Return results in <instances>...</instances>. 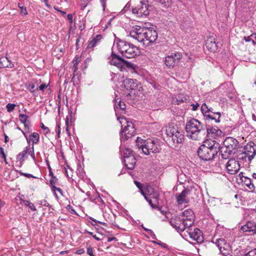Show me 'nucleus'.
<instances>
[{
  "label": "nucleus",
  "instance_id": "obj_54",
  "mask_svg": "<svg viewBox=\"0 0 256 256\" xmlns=\"http://www.w3.org/2000/svg\"><path fill=\"white\" fill-rule=\"evenodd\" d=\"M48 86V84L43 83L39 86L38 88L40 90L44 91V89L47 88Z\"/></svg>",
  "mask_w": 256,
  "mask_h": 256
},
{
  "label": "nucleus",
  "instance_id": "obj_64",
  "mask_svg": "<svg viewBox=\"0 0 256 256\" xmlns=\"http://www.w3.org/2000/svg\"><path fill=\"white\" fill-rule=\"evenodd\" d=\"M84 250L83 248L78 250L76 252V253L78 254H84Z\"/></svg>",
  "mask_w": 256,
  "mask_h": 256
},
{
  "label": "nucleus",
  "instance_id": "obj_33",
  "mask_svg": "<svg viewBox=\"0 0 256 256\" xmlns=\"http://www.w3.org/2000/svg\"><path fill=\"white\" fill-rule=\"evenodd\" d=\"M115 103L114 106L115 108H119L122 110H124L126 108V104L124 102H122L119 98L115 99Z\"/></svg>",
  "mask_w": 256,
  "mask_h": 256
},
{
  "label": "nucleus",
  "instance_id": "obj_38",
  "mask_svg": "<svg viewBox=\"0 0 256 256\" xmlns=\"http://www.w3.org/2000/svg\"><path fill=\"white\" fill-rule=\"evenodd\" d=\"M28 118V116L24 114H20L19 115V118L20 122L24 124L25 127H26V122Z\"/></svg>",
  "mask_w": 256,
  "mask_h": 256
},
{
  "label": "nucleus",
  "instance_id": "obj_14",
  "mask_svg": "<svg viewBox=\"0 0 256 256\" xmlns=\"http://www.w3.org/2000/svg\"><path fill=\"white\" fill-rule=\"evenodd\" d=\"M238 144L236 139L232 137H228L224 141V144L228 154H231L234 150L238 148Z\"/></svg>",
  "mask_w": 256,
  "mask_h": 256
},
{
  "label": "nucleus",
  "instance_id": "obj_17",
  "mask_svg": "<svg viewBox=\"0 0 256 256\" xmlns=\"http://www.w3.org/2000/svg\"><path fill=\"white\" fill-rule=\"evenodd\" d=\"M180 216L182 218H184L186 225H188L190 227L192 226L194 224V214L192 210H186Z\"/></svg>",
  "mask_w": 256,
  "mask_h": 256
},
{
  "label": "nucleus",
  "instance_id": "obj_25",
  "mask_svg": "<svg viewBox=\"0 0 256 256\" xmlns=\"http://www.w3.org/2000/svg\"><path fill=\"white\" fill-rule=\"evenodd\" d=\"M241 230L244 232H252L256 234V224L252 222H248L242 226Z\"/></svg>",
  "mask_w": 256,
  "mask_h": 256
},
{
  "label": "nucleus",
  "instance_id": "obj_3",
  "mask_svg": "<svg viewBox=\"0 0 256 256\" xmlns=\"http://www.w3.org/2000/svg\"><path fill=\"white\" fill-rule=\"evenodd\" d=\"M174 144H180L184 140L183 130L174 123H170L162 128Z\"/></svg>",
  "mask_w": 256,
  "mask_h": 256
},
{
  "label": "nucleus",
  "instance_id": "obj_28",
  "mask_svg": "<svg viewBox=\"0 0 256 256\" xmlns=\"http://www.w3.org/2000/svg\"><path fill=\"white\" fill-rule=\"evenodd\" d=\"M14 66V64L6 56L0 58V68H12Z\"/></svg>",
  "mask_w": 256,
  "mask_h": 256
},
{
  "label": "nucleus",
  "instance_id": "obj_48",
  "mask_svg": "<svg viewBox=\"0 0 256 256\" xmlns=\"http://www.w3.org/2000/svg\"><path fill=\"white\" fill-rule=\"evenodd\" d=\"M246 256H256V248L248 252L246 254Z\"/></svg>",
  "mask_w": 256,
  "mask_h": 256
},
{
  "label": "nucleus",
  "instance_id": "obj_53",
  "mask_svg": "<svg viewBox=\"0 0 256 256\" xmlns=\"http://www.w3.org/2000/svg\"><path fill=\"white\" fill-rule=\"evenodd\" d=\"M38 204L40 205L46 206H50V204L46 200H42L38 202Z\"/></svg>",
  "mask_w": 256,
  "mask_h": 256
},
{
  "label": "nucleus",
  "instance_id": "obj_15",
  "mask_svg": "<svg viewBox=\"0 0 256 256\" xmlns=\"http://www.w3.org/2000/svg\"><path fill=\"white\" fill-rule=\"evenodd\" d=\"M244 152L248 156V162H250L256 155V144L253 142H248L244 146Z\"/></svg>",
  "mask_w": 256,
  "mask_h": 256
},
{
  "label": "nucleus",
  "instance_id": "obj_47",
  "mask_svg": "<svg viewBox=\"0 0 256 256\" xmlns=\"http://www.w3.org/2000/svg\"><path fill=\"white\" fill-rule=\"evenodd\" d=\"M66 209L71 214H76V210L73 208L72 206H71L70 205H68L66 206Z\"/></svg>",
  "mask_w": 256,
  "mask_h": 256
},
{
  "label": "nucleus",
  "instance_id": "obj_42",
  "mask_svg": "<svg viewBox=\"0 0 256 256\" xmlns=\"http://www.w3.org/2000/svg\"><path fill=\"white\" fill-rule=\"evenodd\" d=\"M36 86L34 84L29 83L27 85V88L30 92H34ZM36 90H37L38 88Z\"/></svg>",
  "mask_w": 256,
  "mask_h": 256
},
{
  "label": "nucleus",
  "instance_id": "obj_12",
  "mask_svg": "<svg viewBox=\"0 0 256 256\" xmlns=\"http://www.w3.org/2000/svg\"><path fill=\"white\" fill-rule=\"evenodd\" d=\"M146 27H138V28L132 30L130 32V36L144 44V40L146 38L145 33L146 32Z\"/></svg>",
  "mask_w": 256,
  "mask_h": 256
},
{
  "label": "nucleus",
  "instance_id": "obj_8",
  "mask_svg": "<svg viewBox=\"0 0 256 256\" xmlns=\"http://www.w3.org/2000/svg\"><path fill=\"white\" fill-rule=\"evenodd\" d=\"M109 62L110 64L116 66L120 71L124 69V67L134 68V65L130 62L124 60L120 56L112 52L111 56L109 58Z\"/></svg>",
  "mask_w": 256,
  "mask_h": 256
},
{
  "label": "nucleus",
  "instance_id": "obj_21",
  "mask_svg": "<svg viewBox=\"0 0 256 256\" xmlns=\"http://www.w3.org/2000/svg\"><path fill=\"white\" fill-rule=\"evenodd\" d=\"M190 190L188 189L184 190L182 192L176 196V201L178 204H182L188 202L189 199L187 196L190 194Z\"/></svg>",
  "mask_w": 256,
  "mask_h": 256
},
{
  "label": "nucleus",
  "instance_id": "obj_35",
  "mask_svg": "<svg viewBox=\"0 0 256 256\" xmlns=\"http://www.w3.org/2000/svg\"><path fill=\"white\" fill-rule=\"evenodd\" d=\"M215 244L220 252L222 251V248L224 249L223 246L226 244L225 240L223 238L216 239Z\"/></svg>",
  "mask_w": 256,
  "mask_h": 256
},
{
  "label": "nucleus",
  "instance_id": "obj_59",
  "mask_svg": "<svg viewBox=\"0 0 256 256\" xmlns=\"http://www.w3.org/2000/svg\"><path fill=\"white\" fill-rule=\"evenodd\" d=\"M87 232L91 235L95 240H100V238H98V237L96 236V235L95 234H94L92 232Z\"/></svg>",
  "mask_w": 256,
  "mask_h": 256
},
{
  "label": "nucleus",
  "instance_id": "obj_46",
  "mask_svg": "<svg viewBox=\"0 0 256 256\" xmlns=\"http://www.w3.org/2000/svg\"><path fill=\"white\" fill-rule=\"evenodd\" d=\"M88 0H81L80 6L81 9L84 10L88 6Z\"/></svg>",
  "mask_w": 256,
  "mask_h": 256
},
{
  "label": "nucleus",
  "instance_id": "obj_61",
  "mask_svg": "<svg viewBox=\"0 0 256 256\" xmlns=\"http://www.w3.org/2000/svg\"><path fill=\"white\" fill-rule=\"evenodd\" d=\"M106 1V0H100L101 4L104 10V9H105Z\"/></svg>",
  "mask_w": 256,
  "mask_h": 256
},
{
  "label": "nucleus",
  "instance_id": "obj_20",
  "mask_svg": "<svg viewBox=\"0 0 256 256\" xmlns=\"http://www.w3.org/2000/svg\"><path fill=\"white\" fill-rule=\"evenodd\" d=\"M206 47L210 51L215 52L218 50V48L222 46V44L219 42H216L215 39L210 38L208 39L206 42Z\"/></svg>",
  "mask_w": 256,
  "mask_h": 256
},
{
  "label": "nucleus",
  "instance_id": "obj_29",
  "mask_svg": "<svg viewBox=\"0 0 256 256\" xmlns=\"http://www.w3.org/2000/svg\"><path fill=\"white\" fill-rule=\"evenodd\" d=\"M190 98L188 95L184 94H178L174 98V102L176 104H180L184 102H187L189 100Z\"/></svg>",
  "mask_w": 256,
  "mask_h": 256
},
{
  "label": "nucleus",
  "instance_id": "obj_49",
  "mask_svg": "<svg viewBox=\"0 0 256 256\" xmlns=\"http://www.w3.org/2000/svg\"><path fill=\"white\" fill-rule=\"evenodd\" d=\"M78 58L76 60L74 61V72H76L78 70Z\"/></svg>",
  "mask_w": 256,
  "mask_h": 256
},
{
  "label": "nucleus",
  "instance_id": "obj_57",
  "mask_svg": "<svg viewBox=\"0 0 256 256\" xmlns=\"http://www.w3.org/2000/svg\"><path fill=\"white\" fill-rule=\"evenodd\" d=\"M252 42L254 44L256 45V34H252Z\"/></svg>",
  "mask_w": 256,
  "mask_h": 256
},
{
  "label": "nucleus",
  "instance_id": "obj_56",
  "mask_svg": "<svg viewBox=\"0 0 256 256\" xmlns=\"http://www.w3.org/2000/svg\"><path fill=\"white\" fill-rule=\"evenodd\" d=\"M230 154H228V152L226 150L224 153L222 154V158L226 160L227 158H228V156Z\"/></svg>",
  "mask_w": 256,
  "mask_h": 256
},
{
  "label": "nucleus",
  "instance_id": "obj_32",
  "mask_svg": "<svg viewBox=\"0 0 256 256\" xmlns=\"http://www.w3.org/2000/svg\"><path fill=\"white\" fill-rule=\"evenodd\" d=\"M40 136L38 133L33 132L32 134L28 138V142L30 141L32 142V145L34 144H38L39 142Z\"/></svg>",
  "mask_w": 256,
  "mask_h": 256
},
{
  "label": "nucleus",
  "instance_id": "obj_5",
  "mask_svg": "<svg viewBox=\"0 0 256 256\" xmlns=\"http://www.w3.org/2000/svg\"><path fill=\"white\" fill-rule=\"evenodd\" d=\"M121 124L122 130L120 132V140L125 141L132 138L136 134V128L134 124L124 118H118Z\"/></svg>",
  "mask_w": 256,
  "mask_h": 256
},
{
  "label": "nucleus",
  "instance_id": "obj_30",
  "mask_svg": "<svg viewBox=\"0 0 256 256\" xmlns=\"http://www.w3.org/2000/svg\"><path fill=\"white\" fill-rule=\"evenodd\" d=\"M29 152V146H26L24 149L20 152L16 156V160L20 163L24 161L26 158Z\"/></svg>",
  "mask_w": 256,
  "mask_h": 256
},
{
  "label": "nucleus",
  "instance_id": "obj_23",
  "mask_svg": "<svg viewBox=\"0 0 256 256\" xmlns=\"http://www.w3.org/2000/svg\"><path fill=\"white\" fill-rule=\"evenodd\" d=\"M138 53L139 50L138 48L134 45L126 51L122 56L127 58H135V56L138 54Z\"/></svg>",
  "mask_w": 256,
  "mask_h": 256
},
{
  "label": "nucleus",
  "instance_id": "obj_51",
  "mask_svg": "<svg viewBox=\"0 0 256 256\" xmlns=\"http://www.w3.org/2000/svg\"><path fill=\"white\" fill-rule=\"evenodd\" d=\"M144 230L146 232H148V234H150V235L152 236V238H155L156 237V236L154 234V232H152V230H150V229H148V228H145L144 227H143Z\"/></svg>",
  "mask_w": 256,
  "mask_h": 256
},
{
  "label": "nucleus",
  "instance_id": "obj_7",
  "mask_svg": "<svg viewBox=\"0 0 256 256\" xmlns=\"http://www.w3.org/2000/svg\"><path fill=\"white\" fill-rule=\"evenodd\" d=\"M201 111L207 120H214L216 123L220 122L221 114L220 112H216L214 108L209 107L205 103L201 106Z\"/></svg>",
  "mask_w": 256,
  "mask_h": 256
},
{
  "label": "nucleus",
  "instance_id": "obj_22",
  "mask_svg": "<svg viewBox=\"0 0 256 256\" xmlns=\"http://www.w3.org/2000/svg\"><path fill=\"white\" fill-rule=\"evenodd\" d=\"M190 238L196 241L198 243L200 244L204 241V238L202 232L198 228H196L194 231L188 232Z\"/></svg>",
  "mask_w": 256,
  "mask_h": 256
},
{
  "label": "nucleus",
  "instance_id": "obj_19",
  "mask_svg": "<svg viewBox=\"0 0 256 256\" xmlns=\"http://www.w3.org/2000/svg\"><path fill=\"white\" fill-rule=\"evenodd\" d=\"M116 46L119 52L123 56L126 51L134 45L126 41L118 40L116 42Z\"/></svg>",
  "mask_w": 256,
  "mask_h": 256
},
{
  "label": "nucleus",
  "instance_id": "obj_34",
  "mask_svg": "<svg viewBox=\"0 0 256 256\" xmlns=\"http://www.w3.org/2000/svg\"><path fill=\"white\" fill-rule=\"evenodd\" d=\"M244 180L242 181L244 182V185H246L250 190H254V186L253 184L252 183V180L250 178L244 177Z\"/></svg>",
  "mask_w": 256,
  "mask_h": 256
},
{
  "label": "nucleus",
  "instance_id": "obj_2",
  "mask_svg": "<svg viewBox=\"0 0 256 256\" xmlns=\"http://www.w3.org/2000/svg\"><path fill=\"white\" fill-rule=\"evenodd\" d=\"M186 130L188 136L194 140H202L206 134L204 125L196 118H192L186 122Z\"/></svg>",
  "mask_w": 256,
  "mask_h": 256
},
{
  "label": "nucleus",
  "instance_id": "obj_43",
  "mask_svg": "<svg viewBox=\"0 0 256 256\" xmlns=\"http://www.w3.org/2000/svg\"><path fill=\"white\" fill-rule=\"evenodd\" d=\"M16 105L14 104L8 103L6 104V108L8 112H12L15 108Z\"/></svg>",
  "mask_w": 256,
  "mask_h": 256
},
{
  "label": "nucleus",
  "instance_id": "obj_62",
  "mask_svg": "<svg viewBox=\"0 0 256 256\" xmlns=\"http://www.w3.org/2000/svg\"><path fill=\"white\" fill-rule=\"evenodd\" d=\"M252 38V34L249 36L244 37V40L246 42H250V41L252 42V38Z\"/></svg>",
  "mask_w": 256,
  "mask_h": 256
},
{
  "label": "nucleus",
  "instance_id": "obj_11",
  "mask_svg": "<svg viewBox=\"0 0 256 256\" xmlns=\"http://www.w3.org/2000/svg\"><path fill=\"white\" fill-rule=\"evenodd\" d=\"M182 58V54L180 52H174L168 55L165 58L164 64L168 68H173L179 62Z\"/></svg>",
  "mask_w": 256,
  "mask_h": 256
},
{
  "label": "nucleus",
  "instance_id": "obj_1",
  "mask_svg": "<svg viewBox=\"0 0 256 256\" xmlns=\"http://www.w3.org/2000/svg\"><path fill=\"white\" fill-rule=\"evenodd\" d=\"M220 148V144L214 140L208 139L204 141L198 150L197 152L200 158L204 160H213Z\"/></svg>",
  "mask_w": 256,
  "mask_h": 256
},
{
  "label": "nucleus",
  "instance_id": "obj_63",
  "mask_svg": "<svg viewBox=\"0 0 256 256\" xmlns=\"http://www.w3.org/2000/svg\"><path fill=\"white\" fill-rule=\"evenodd\" d=\"M44 3L45 4H46V6L49 9H50L52 8V6L50 4H48V0H44Z\"/></svg>",
  "mask_w": 256,
  "mask_h": 256
},
{
  "label": "nucleus",
  "instance_id": "obj_18",
  "mask_svg": "<svg viewBox=\"0 0 256 256\" xmlns=\"http://www.w3.org/2000/svg\"><path fill=\"white\" fill-rule=\"evenodd\" d=\"M138 82L137 80L132 78H126L122 81V86L128 90H134L137 88Z\"/></svg>",
  "mask_w": 256,
  "mask_h": 256
},
{
  "label": "nucleus",
  "instance_id": "obj_58",
  "mask_svg": "<svg viewBox=\"0 0 256 256\" xmlns=\"http://www.w3.org/2000/svg\"><path fill=\"white\" fill-rule=\"evenodd\" d=\"M41 128L42 130L46 132V133H48L49 132L48 128L46 126L42 123H41Z\"/></svg>",
  "mask_w": 256,
  "mask_h": 256
},
{
  "label": "nucleus",
  "instance_id": "obj_45",
  "mask_svg": "<svg viewBox=\"0 0 256 256\" xmlns=\"http://www.w3.org/2000/svg\"><path fill=\"white\" fill-rule=\"evenodd\" d=\"M58 181V178L54 176H51V178L50 180V183L52 186H55L56 182Z\"/></svg>",
  "mask_w": 256,
  "mask_h": 256
},
{
  "label": "nucleus",
  "instance_id": "obj_10",
  "mask_svg": "<svg viewBox=\"0 0 256 256\" xmlns=\"http://www.w3.org/2000/svg\"><path fill=\"white\" fill-rule=\"evenodd\" d=\"M132 13L137 17L141 18L143 16H147L149 14L148 10V1L142 0L136 6L132 9Z\"/></svg>",
  "mask_w": 256,
  "mask_h": 256
},
{
  "label": "nucleus",
  "instance_id": "obj_36",
  "mask_svg": "<svg viewBox=\"0 0 256 256\" xmlns=\"http://www.w3.org/2000/svg\"><path fill=\"white\" fill-rule=\"evenodd\" d=\"M162 4L164 7L168 8L172 4V0H155Z\"/></svg>",
  "mask_w": 256,
  "mask_h": 256
},
{
  "label": "nucleus",
  "instance_id": "obj_37",
  "mask_svg": "<svg viewBox=\"0 0 256 256\" xmlns=\"http://www.w3.org/2000/svg\"><path fill=\"white\" fill-rule=\"evenodd\" d=\"M23 203H24V206L29 207V208L31 210H33V211L36 210V209L34 204L33 203L30 202V201L24 200Z\"/></svg>",
  "mask_w": 256,
  "mask_h": 256
},
{
  "label": "nucleus",
  "instance_id": "obj_40",
  "mask_svg": "<svg viewBox=\"0 0 256 256\" xmlns=\"http://www.w3.org/2000/svg\"><path fill=\"white\" fill-rule=\"evenodd\" d=\"M28 154L30 155L32 158V160H34V162H36V157L34 156V145L32 146V148H30V146H29V152H28Z\"/></svg>",
  "mask_w": 256,
  "mask_h": 256
},
{
  "label": "nucleus",
  "instance_id": "obj_13",
  "mask_svg": "<svg viewBox=\"0 0 256 256\" xmlns=\"http://www.w3.org/2000/svg\"><path fill=\"white\" fill-rule=\"evenodd\" d=\"M146 32L145 33L144 44L148 46L150 44L153 43L156 40L158 33L154 28H146Z\"/></svg>",
  "mask_w": 256,
  "mask_h": 256
},
{
  "label": "nucleus",
  "instance_id": "obj_9",
  "mask_svg": "<svg viewBox=\"0 0 256 256\" xmlns=\"http://www.w3.org/2000/svg\"><path fill=\"white\" fill-rule=\"evenodd\" d=\"M170 223L178 232H182L186 228L190 227L188 225L185 224L184 218H182L180 215L172 216L170 221Z\"/></svg>",
  "mask_w": 256,
  "mask_h": 256
},
{
  "label": "nucleus",
  "instance_id": "obj_60",
  "mask_svg": "<svg viewBox=\"0 0 256 256\" xmlns=\"http://www.w3.org/2000/svg\"><path fill=\"white\" fill-rule=\"evenodd\" d=\"M67 17H68V19L70 21V24H72V18H73L72 14H68Z\"/></svg>",
  "mask_w": 256,
  "mask_h": 256
},
{
  "label": "nucleus",
  "instance_id": "obj_41",
  "mask_svg": "<svg viewBox=\"0 0 256 256\" xmlns=\"http://www.w3.org/2000/svg\"><path fill=\"white\" fill-rule=\"evenodd\" d=\"M52 190L54 192V196L57 198H58V196L56 194V192H59L61 195H62V191L60 188H57L56 186H54L52 187Z\"/></svg>",
  "mask_w": 256,
  "mask_h": 256
},
{
  "label": "nucleus",
  "instance_id": "obj_27",
  "mask_svg": "<svg viewBox=\"0 0 256 256\" xmlns=\"http://www.w3.org/2000/svg\"><path fill=\"white\" fill-rule=\"evenodd\" d=\"M120 152L122 156H123L124 160L126 158L130 155H133L132 150L128 147L121 145L120 148Z\"/></svg>",
  "mask_w": 256,
  "mask_h": 256
},
{
  "label": "nucleus",
  "instance_id": "obj_4",
  "mask_svg": "<svg viewBox=\"0 0 256 256\" xmlns=\"http://www.w3.org/2000/svg\"><path fill=\"white\" fill-rule=\"evenodd\" d=\"M136 146L139 150H142L146 155L150 153H157L160 150V148L156 142L152 139L144 140L138 137L136 140Z\"/></svg>",
  "mask_w": 256,
  "mask_h": 256
},
{
  "label": "nucleus",
  "instance_id": "obj_39",
  "mask_svg": "<svg viewBox=\"0 0 256 256\" xmlns=\"http://www.w3.org/2000/svg\"><path fill=\"white\" fill-rule=\"evenodd\" d=\"M238 158L245 162H248V156H247L244 152L238 155Z\"/></svg>",
  "mask_w": 256,
  "mask_h": 256
},
{
  "label": "nucleus",
  "instance_id": "obj_52",
  "mask_svg": "<svg viewBox=\"0 0 256 256\" xmlns=\"http://www.w3.org/2000/svg\"><path fill=\"white\" fill-rule=\"evenodd\" d=\"M87 254L90 256H94L93 254L92 248L91 246H88L87 248Z\"/></svg>",
  "mask_w": 256,
  "mask_h": 256
},
{
  "label": "nucleus",
  "instance_id": "obj_31",
  "mask_svg": "<svg viewBox=\"0 0 256 256\" xmlns=\"http://www.w3.org/2000/svg\"><path fill=\"white\" fill-rule=\"evenodd\" d=\"M220 132H221V130H218L217 128H206V134H207L208 136H218Z\"/></svg>",
  "mask_w": 256,
  "mask_h": 256
},
{
  "label": "nucleus",
  "instance_id": "obj_26",
  "mask_svg": "<svg viewBox=\"0 0 256 256\" xmlns=\"http://www.w3.org/2000/svg\"><path fill=\"white\" fill-rule=\"evenodd\" d=\"M124 162L127 168L132 170L134 168L136 162V160L133 154L130 155L128 158H125L124 160Z\"/></svg>",
  "mask_w": 256,
  "mask_h": 256
},
{
  "label": "nucleus",
  "instance_id": "obj_6",
  "mask_svg": "<svg viewBox=\"0 0 256 256\" xmlns=\"http://www.w3.org/2000/svg\"><path fill=\"white\" fill-rule=\"evenodd\" d=\"M148 193L142 192V194L144 196L145 199L149 203L150 205L152 208H158L160 210L162 214L163 211L162 210L161 208L159 206V194L158 192L150 188L148 189Z\"/></svg>",
  "mask_w": 256,
  "mask_h": 256
},
{
  "label": "nucleus",
  "instance_id": "obj_16",
  "mask_svg": "<svg viewBox=\"0 0 256 256\" xmlns=\"http://www.w3.org/2000/svg\"><path fill=\"white\" fill-rule=\"evenodd\" d=\"M226 168L228 174H234L240 170V166L237 160L234 158H231L226 162Z\"/></svg>",
  "mask_w": 256,
  "mask_h": 256
},
{
  "label": "nucleus",
  "instance_id": "obj_44",
  "mask_svg": "<svg viewBox=\"0 0 256 256\" xmlns=\"http://www.w3.org/2000/svg\"><path fill=\"white\" fill-rule=\"evenodd\" d=\"M18 6L20 9V12L22 14L24 15H26L28 14L26 7L22 6V4L20 3L18 4Z\"/></svg>",
  "mask_w": 256,
  "mask_h": 256
},
{
  "label": "nucleus",
  "instance_id": "obj_24",
  "mask_svg": "<svg viewBox=\"0 0 256 256\" xmlns=\"http://www.w3.org/2000/svg\"><path fill=\"white\" fill-rule=\"evenodd\" d=\"M102 38V36L101 34L96 35L91 40L88 42L87 48L93 50L94 48L100 44Z\"/></svg>",
  "mask_w": 256,
  "mask_h": 256
},
{
  "label": "nucleus",
  "instance_id": "obj_50",
  "mask_svg": "<svg viewBox=\"0 0 256 256\" xmlns=\"http://www.w3.org/2000/svg\"><path fill=\"white\" fill-rule=\"evenodd\" d=\"M0 154H2V158L6 161V155L4 152V149L2 147L0 148Z\"/></svg>",
  "mask_w": 256,
  "mask_h": 256
},
{
  "label": "nucleus",
  "instance_id": "obj_55",
  "mask_svg": "<svg viewBox=\"0 0 256 256\" xmlns=\"http://www.w3.org/2000/svg\"><path fill=\"white\" fill-rule=\"evenodd\" d=\"M199 106L200 105L198 103H196V104H191V106H192V110L194 111L196 110Z\"/></svg>",
  "mask_w": 256,
  "mask_h": 256
}]
</instances>
